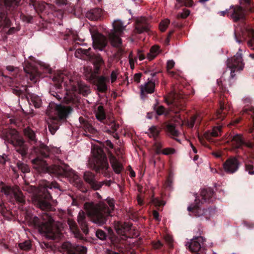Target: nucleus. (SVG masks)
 Masks as SVG:
<instances>
[{
    "label": "nucleus",
    "mask_w": 254,
    "mask_h": 254,
    "mask_svg": "<svg viewBox=\"0 0 254 254\" xmlns=\"http://www.w3.org/2000/svg\"><path fill=\"white\" fill-rule=\"evenodd\" d=\"M107 202L109 207H107L103 202L96 205L90 203L84 204V208L93 222L99 225H102L106 223L107 217L114 208L113 200L109 199Z\"/></svg>",
    "instance_id": "f257e3e1"
},
{
    "label": "nucleus",
    "mask_w": 254,
    "mask_h": 254,
    "mask_svg": "<svg viewBox=\"0 0 254 254\" xmlns=\"http://www.w3.org/2000/svg\"><path fill=\"white\" fill-rule=\"evenodd\" d=\"M34 225L39 231L44 234L46 237L51 239H55L61 236V231L59 228L55 226L52 219L48 218V221L41 224L39 223V219L37 217L33 218Z\"/></svg>",
    "instance_id": "f03ea898"
},
{
    "label": "nucleus",
    "mask_w": 254,
    "mask_h": 254,
    "mask_svg": "<svg viewBox=\"0 0 254 254\" xmlns=\"http://www.w3.org/2000/svg\"><path fill=\"white\" fill-rule=\"evenodd\" d=\"M92 153L93 158L90 160L91 167L98 172L106 170L109 167V164L102 149L95 145L92 149Z\"/></svg>",
    "instance_id": "7ed1b4c3"
},
{
    "label": "nucleus",
    "mask_w": 254,
    "mask_h": 254,
    "mask_svg": "<svg viewBox=\"0 0 254 254\" xmlns=\"http://www.w3.org/2000/svg\"><path fill=\"white\" fill-rule=\"evenodd\" d=\"M227 67L230 70V77L233 78L236 76V72L242 71L245 64L243 62L242 50H239L238 52L233 57L227 60Z\"/></svg>",
    "instance_id": "20e7f679"
},
{
    "label": "nucleus",
    "mask_w": 254,
    "mask_h": 254,
    "mask_svg": "<svg viewBox=\"0 0 254 254\" xmlns=\"http://www.w3.org/2000/svg\"><path fill=\"white\" fill-rule=\"evenodd\" d=\"M113 25V29L109 34V38L114 47H119L122 44L121 36L125 30V26L123 25L122 21L118 20H115Z\"/></svg>",
    "instance_id": "39448f33"
},
{
    "label": "nucleus",
    "mask_w": 254,
    "mask_h": 254,
    "mask_svg": "<svg viewBox=\"0 0 254 254\" xmlns=\"http://www.w3.org/2000/svg\"><path fill=\"white\" fill-rule=\"evenodd\" d=\"M7 139L16 147V151L22 156H24L26 154L27 147L24 144L22 138L18 136V132L16 130L12 129L9 131Z\"/></svg>",
    "instance_id": "423d86ee"
},
{
    "label": "nucleus",
    "mask_w": 254,
    "mask_h": 254,
    "mask_svg": "<svg viewBox=\"0 0 254 254\" xmlns=\"http://www.w3.org/2000/svg\"><path fill=\"white\" fill-rule=\"evenodd\" d=\"M246 15V10L241 5H231L229 8V17L234 22L244 20Z\"/></svg>",
    "instance_id": "0eeeda50"
},
{
    "label": "nucleus",
    "mask_w": 254,
    "mask_h": 254,
    "mask_svg": "<svg viewBox=\"0 0 254 254\" xmlns=\"http://www.w3.org/2000/svg\"><path fill=\"white\" fill-rule=\"evenodd\" d=\"M62 247L68 254H83L87 250L86 248L83 246L73 245L69 242L64 243Z\"/></svg>",
    "instance_id": "6e6552de"
},
{
    "label": "nucleus",
    "mask_w": 254,
    "mask_h": 254,
    "mask_svg": "<svg viewBox=\"0 0 254 254\" xmlns=\"http://www.w3.org/2000/svg\"><path fill=\"white\" fill-rule=\"evenodd\" d=\"M92 38L94 49L102 51L106 46L107 40L103 35L98 32L92 34Z\"/></svg>",
    "instance_id": "1a4fd4ad"
},
{
    "label": "nucleus",
    "mask_w": 254,
    "mask_h": 254,
    "mask_svg": "<svg viewBox=\"0 0 254 254\" xmlns=\"http://www.w3.org/2000/svg\"><path fill=\"white\" fill-rule=\"evenodd\" d=\"M150 25L145 17H141L136 20V25L134 32L140 34L148 31L150 29Z\"/></svg>",
    "instance_id": "9d476101"
},
{
    "label": "nucleus",
    "mask_w": 254,
    "mask_h": 254,
    "mask_svg": "<svg viewBox=\"0 0 254 254\" xmlns=\"http://www.w3.org/2000/svg\"><path fill=\"white\" fill-rule=\"evenodd\" d=\"M239 162L235 157L230 158L227 159L223 164L224 170L228 173H234L239 168Z\"/></svg>",
    "instance_id": "9b49d317"
},
{
    "label": "nucleus",
    "mask_w": 254,
    "mask_h": 254,
    "mask_svg": "<svg viewBox=\"0 0 254 254\" xmlns=\"http://www.w3.org/2000/svg\"><path fill=\"white\" fill-rule=\"evenodd\" d=\"M205 239L203 237H197L191 240L188 243L189 250L193 252H198L203 245Z\"/></svg>",
    "instance_id": "f8f14e48"
},
{
    "label": "nucleus",
    "mask_w": 254,
    "mask_h": 254,
    "mask_svg": "<svg viewBox=\"0 0 254 254\" xmlns=\"http://www.w3.org/2000/svg\"><path fill=\"white\" fill-rule=\"evenodd\" d=\"M55 110L60 119L65 118L71 112L72 109L69 106H64L58 105L56 106Z\"/></svg>",
    "instance_id": "ddd939ff"
},
{
    "label": "nucleus",
    "mask_w": 254,
    "mask_h": 254,
    "mask_svg": "<svg viewBox=\"0 0 254 254\" xmlns=\"http://www.w3.org/2000/svg\"><path fill=\"white\" fill-rule=\"evenodd\" d=\"M195 204L194 205H191L188 207L189 211H192L194 213L195 216L200 217L205 214L207 211V210L201 209L200 207V202L198 199L195 200Z\"/></svg>",
    "instance_id": "4468645a"
},
{
    "label": "nucleus",
    "mask_w": 254,
    "mask_h": 254,
    "mask_svg": "<svg viewBox=\"0 0 254 254\" xmlns=\"http://www.w3.org/2000/svg\"><path fill=\"white\" fill-rule=\"evenodd\" d=\"M33 167L39 172H48L47 164L46 162L39 158H35L32 161Z\"/></svg>",
    "instance_id": "2eb2a0df"
},
{
    "label": "nucleus",
    "mask_w": 254,
    "mask_h": 254,
    "mask_svg": "<svg viewBox=\"0 0 254 254\" xmlns=\"http://www.w3.org/2000/svg\"><path fill=\"white\" fill-rule=\"evenodd\" d=\"M84 179L94 190H97L100 188L101 186L97 183L94 178V175L91 172H86L84 175Z\"/></svg>",
    "instance_id": "dca6fc26"
},
{
    "label": "nucleus",
    "mask_w": 254,
    "mask_h": 254,
    "mask_svg": "<svg viewBox=\"0 0 254 254\" xmlns=\"http://www.w3.org/2000/svg\"><path fill=\"white\" fill-rule=\"evenodd\" d=\"M213 191L210 189H202L201 190L200 196L197 198L201 204L207 201H209L213 196Z\"/></svg>",
    "instance_id": "f3484780"
},
{
    "label": "nucleus",
    "mask_w": 254,
    "mask_h": 254,
    "mask_svg": "<svg viewBox=\"0 0 254 254\" xmlns=\"http://www.w3.org/2000/svg\"><path fill=\"white\" fill-rule=\"evenodd\" d=\"M108 77L104 76H99L97 78V86L98 90L102 92H105L107 90V82H109Z\"/></svg>",
    "instance_id": "a211bd4d"
},
{
    "label": "nucleus",
    "mask_w": 254,
    "mask_h": 254,
    "mask_svg": "<svg viewBox=\"0 0 254 254\" xmlns=\"http://www.w3.org/2000/svg\"><path fill=\"white\" fill-rule=\"evenodd\" d=\"M77 221L78 224L80 225L83 232L87 233V223L86 220L85 213L82 210H80L78 213L77 217Z\"/></svg>",
    "instance_id": "6ab92c4d"
},
{
    "label": "nucleus",
    "mask_w": 254,
    "mask_h": 254,
    "mask_svg": "<svg viewBox=\"0 0 254 254\" xmlns=\"http://www.w3.org/2000/svg\"><path fill=\"white\" fill-rule=\"evenodd\" d=\"M155 83L152 81H149L143 85L140 86V91L142 94H150L154 92Z\"/></svg>",
    "instance_id": "aec40b11"
},
{
    "label": "nucleus",
    "mask_w": 254,
    "mask_h": 254,
    "mask_svg": "<svg viewBox=\"0 0 254 254\" xmlns=\"http://www.w3.org/2000/svg\"><path fill=\"white\" fill-rule=\"evenodd\" d=\"M110 160L114 171L117 174L120 173L123 169L122 165L113 156H110Z\"/></svg>",
    "instance_id": "412c9836"
},
{
    "label": "nucleus",
    "mask_w": 254,
    "mask_h": 254,
    "mask_svg": "<svg viewBox=\"0 0 254 254\" xmlns=\"http://www.w3.org/2000/svg\"><path fill=\"white\" fill-rule=\"evenodd\" d=\"M222 132V127L221 126H218V127H213L212 130L211 132H206L204 134L205 137L209 140H211L210 137L211 136H214V137H217L221 134Z\"/></svg>",
    "instance_id": "4be33fe9"
},
{
    "label": "nucleus",
    "mask_w": 254,
    "mask_h": 254,
    "mask_svg": "<svg viewBox=\"0 0 254 254\" xmlns=\"http://www.w3.org/2000/svg\"><path fill=\"white\" fill-rule=\"evenodd\" d=\"M166 130L169 136L179 141V140L177 139L176 137L179 136L181 133L178 130L176 129V127L174 125L171 124L167 125Z\"/></svg>",
    "instance_id": "5701e85b"
},
{
    "label": "nucleus",
    "mask_w": 254,
    "mask_h": 254,
    "mask_svg": "<svg viewBox=\"0 0 254 254\" xmlns=\"http://www.w3.org/2000/svg\"><path fill=\"white\" fill-rule=\"evenodd\" d=\"M160 53V48L158 46L154 45L152 46L149 52L147 54V59L149 61L154 59Z\"/></svg>",
    "instance_id": "b1692460"
},
{
    "label": "nucleus",
    "mask_w": 254,
    "mask_h": 254,
    "mask_svg": "<svg viewBox=\"0 0 254 254\" xmlns=\"http://www.w3.org/2000/svg\"><path fill=\"white\" fill-rule=\"evenodd\" d=\"M101 16V10L100 9L92 10L88 12L86 16L89 19L92 20H98Z\"/></svg>",
    "instance_id": "393cba45"
},
{
    "label": "nucleus",
    "mask_w": 254,
    "mask_h": 254,
    "mask_svg": "<svg viewBox=\"0 0 254 254\" xmlns=\"http://www.w3.org/2000/svg\"><path fill=\"white\" fill-rule=\"evenodd\" d=\"M67 222L70 229L74 234L75 237L80 238L81 237V234L77 228L76 222L74 220L69 219L68 220Z\"/></svg>",
    "instance_id": "a878e982"
},
{
    "label": "nucleus",
    "mask_w": 254,
    "mask_h": 254,
    "mask_svg": "<svg viewBox=\"0 0 254 254\" xmlns=\"http://www.w3.org/2000/svg\"><path fill=\"white\" fill-rule=\"evenodd\" d=\"M232 144L235 148L241 147L244 144L242 136L240 134L234 135L232 139Z\"/></svg>",
    "instance_id": "bb28decb"
},
{
    "label": "nucleus",
    "mask_w": 254,
    "mask_h": 254,
    "mask_svg": "<svg viewBox=\"0 0 254 254\" xmlns=\"http://www.w3.org/2000/svg\"><path fill=\"white\" fill-rule=\"evenodd\" d=\"M95 115L96 118L99 121L102 122L106 118V115L104 108L102 106H99L95 111Z\"/></svg>",
    "instance_id": "cd10ccee"
},
{
    "label": "nucleus",
    "mask_w": 254,
    "mask_h": 254,
    "mask_svg": "<svg viewBox=\"0 0 254 254\" xmlns=\"http://www.w3.org/2000/svg\"><path fill=\"white\" fill-rule=\"evenodd\" d=\"M57 120V118L56 117H52L50 118L49 120L48 121V123L49 124V129L52 134H55V133L59 128L58 126L57 125L52 124V120L56 121Z\"/></svg>",
    "instance_id": "c85d7f7f"
},
{
    "label": "nucleus",
    "mask_w": 254,
    "mask_h": 254,
    "mask_svg": "<svg viewBox=\"0 0 254 254\" xmlns=\"http://www.w3.org/2000/svg\"><path fill=\"white\" fill-rule=\"evenodd\" d=\"M224 109V103H220V108L216 112V118L220 120H223L226 116V113L223 111Z\"/></svg>",
    "instance_id": "c756f323"
},
{
    "label": "nucleus",
    "mask_w": 254,
    "mask_h": 254,
    "mask_svg": "<svg viewBox=\"0 0 254 254\" xmlns=\"http://www.w3.org/2000/svg\"><path fill=\"white\" fill-rule=\"evenodd\" d=\"M17 188V187L11 188L8 186H3L1 191L7 196H12L14 194Z\"/></svg>",
    "instance_id": "7c9ffc66"
},
{
    "label": "nucleus",
    "mask_w": 254,
    "mask_h": 254,
    "mask_svg": "<svg viewBox=\"0 0 254 254\" xmlns=\"http://www.w3.org/2000/svg\"><path fill=\"white\" fill-rule=\"evenodd\" d=\"M17 188V187L11 188L8 186H3L1 191L7 196H12L14 194Z\"/></svg>",
    "instance_id": "2f4dec72"
},
{
    "label": "nucleus",
    "mask_w": 254,
    "mask_h": 254,
    "mask_svg": "<svg viewBox=\"0 0 254 254\" xmlns=\"http://www.w3.org/2000/svg\"><path fill=\"white\" fill-rule=\"evenodd\" d=\"M160 131V129L158 127L155 126H152L149 129L148 135L150 137L155 138L158 136Z\"/></svg>",
    "instance_id": "473e14b6"
},
{
    "label": "nucleus",
    "mask_w": 254,
    "mask_h": 254,
    "mask_svg": "<svg viewBox=\"0 0 254 254\" xmlns=\"http://www.w3.org/2000/svg\"><path fill=\"white\" fill-rule=\"evenodd\" d=\"M202 118L199 115H195L192 116L189 121H188V125L190 127H192L195 122L199 123Z\"/></svg>",
    "instance_id": "72a5a7b5"
},
{
    "label": "nucleus",
    "mask_w": 254,
    "mask_h": 254,
    "mask_svg": "<svg viewBox=\"0 0 254 254\" xmlns=\"http://www.w3.org/2000/svg\"><path fill=\"white\" fill-rule=\"evenodd\" d=\"M78 86L79 92L84 96L87 95L90 93V89L88 86L81 83L78 84Z\"/></svg>",
    "instance_id": "f704fd0d"
},
{
    "label": "nucleus",
    "mask_w": 254,
    "mask_h": 254,
    "mask_svg": "<svg viewBox=\"0 0 254 254\" xmlns=\"http://www.w3.org/2000/svg\"><path fill=\"white\" fill-rule=\"evenodd\" d=\"M24 135L32 141H35V135L34 131L29 127H27L24 130Z\"/></svg>",
    "instance_id": "c9c22d12"
},
{
    "label": "nucleus",
    "mask_w": 254,
    "mask_h": 254,
    "mask_svg": "<svg viewBox=\"0 0 254 254\" xmlns=\"http://www.w3.org/2000/svg\"><path fill=\"white\" fill-rule=\"evenodd\" d=\"M13 196L16 200V201L19 203H23L24 202V199L23 197V195L21 192L19 191V189L17 188Z\"/></svg>",
    "instance_id": "e433bc0d"
},
{
    "label": "nucleus",
    "mask_w": 254,
    "mask_h": 254,
    "mask_svg": "<svg viewBox=\"0 0 254 254\" xmlns=\"http://www.w3.org/2000/svg\"><path fill=\"white\" fill-rule=\"evenodd\" d=\"M26 90V87L23 85L20 86L19 85H14L12 87L13 92L17 95H20L24 91H25Z\"/></svg>",
    "instance_id": "4c0bfd02"
},
{
    "label": "nucleus",
    "mask_w": 254,
    "mask_h": 254,
    "mask_svg": "<svg viewBox=\"0 0 254 254\" xmlns=\"http://www.w3.org/2000/svg\"><path fill=\"white\" fill-rule=\"evenodd\" d=\"M37 206L43 210L49 209L50 208V203L46 200H39L37 203Z\"/></svg>",
    "instance_id": "58836bf2"
},
{
    "label": "nucleus",
    "mask_w": 254,
    "mask_h": 254,
    "mask_svg": "<svg viewBox=\"0 0 254 254\" xmlns=\"http://www.w3.org/2000/svg\"><path fill=\"white\" fill-rule=\"evenodd\" d=\"M176 94L174 91H171L165 99L166 102L168 104H172L175 102Z\"/></svg>",
    "instance_id": "ea45409f"
},
{
    "label": "nucleus",
    "mask_w": 254,
    "mask_h": 254,
    "mask_svg": "<svg viewBox=\"0 0 254 254\" xmlns=\"http://www.w3.org/2000/svg\"><path fill=\"white\" fill-rule=\"evenodd\" d=\"M249 36L251 39L248 42V45L252 49L254 50V31L253 29L249 30Z\"/></svg>",
    "instance_id": "a19ab883"
},
{
    "label": "nucleus",
    "mask_w": 254,
    "mask_h": 254,
    "mask_svg": "<svg viewBox=\"0 0 254 254\" xmlns=\"http://www.w3.org/2000/svg\"><path fill=\"white\" fill-rule=\"evenodd\" d=\"M18 246L21 250L27 251L31 248V243L29 241H26L23 243H19Z\"/></svg>",
    "instance_id": "79ce46f5"
},
{
    "label": "nucleus",
    "mask_w": 254,
    "mask_h": 254,
    "mask_svg": "<svg viewBox=\"0 0 254 254\" xmlns=\"http://www.w3.org/2000/svg\"><path fill=\"white\" fill-rule=\"evenodd\" d=\"M169 23L170 20L168 19H166L162 21L159 24V29L160 31L162 32L165 31Z\"/></svg>",
    "instance_id": "37998d69"
},
{
    "label": "nucleus",
    "mask_w": 254,
    "mask_h": 254,
    "mask_svg": "<svg viewBox=\"0 0 254 254\" xmlns=\"http://www.w3.org/2000/svg\"><path fill=\"white\" fill-rule=\"evenodd\" d=\"M17 167L24 173L29 172L30 171L28 165L24 163H17Z\"/></svg>",
    "instance_id": "c03bdc74"
},
{
    "label": "nucleus",
    "mask_w": 254,
    "mask_h": 254,
    "mask_svg": "<svg viewBox=\"0 0 254 254\" xmlns=\"http://www.w3.org/2000/svg\"><path fill=\"white\" fill-rule=\"evenodd\" d=\"M70 182L73 184V185H75L77 187H80L81 185V181L79 177L76 175L74 176L73 180L71 179L70 180Z\"/></svg>",
    "instance_id": "a18cd8bd"
},
{
    "label": "nucleus",
    "mask_w": 254,
    "mask_h": 254,
    "mask_svg": "<svg viewBox=\"0 0 254 254\" xmlns=\"http://www.w3.org/2000/svg\"><path fill=\"white\" fill-rule=\"evenodd\" d=\"M119 72L118 70H113L112 71L111 76H110V80H111V83H113L116 81V80L118 78V76L119 75Z\"/></svg>",
    "instance_id": "49530a36"
},
{
    "label": "nucleus",
    "mask_w": 254,
    "mask_h": 254,
    "mask_svg": "<svg viewBox=\"0 0 254 254\" xmlns=\"http://www.w3.org/2000/svg\"><path fill=\"white\" fill-rule=\"evenodd\" d=\"M178 2H180V5H184L185 6L190 7L193 5V2L192 0H182L179 1V0H177Z\"/></svg>",
    "instance_id": "de8ad7c7"
},
{
    "label": "nucleus",
    "mask_w": 254,
    "mask_h": 254,
    "mask_svg": "<svg viewBox=\"0 0 254 254\" xmlns=\"http://www.w3.org/2000/svg\"><path fill=\"white\" fill-rule=\"evenodd\" d=\"M2 2L6 6H10L13 4H17L16 0H0V4H1Z\"/></svg>",
    "instance_id": "09e8293b"
},
{
    "label": "nucleus",
    "mask_w": 254,
    "mask_h": 254,
    "mask_svg": "<svg viewBox=\"0 0 254 254\" xmlns=\"http://www.w3.org/2000/svg\"><path fill=\"white\" fill-rule=\"evenodd\" d=\"M175 152H176V151H175V149H174L173 148H166L163 149L162 151V154L166 155L174 154L175 153Z\"/></svg>",
    "instance_id": "8fccbe9b"
},
{
    "label": "nucleus",
    "mask_w": 254,
    "mask_h": 254,
    "mask_svg": "<svg viewBox=\"0 0 254 254\" xmlns=\"http://www.w3.org/2000/svg\"><path fill=\"white\" fill-rule=\"evenodd\" d=\"M96 235L99 239L102 240H105L106 238V233L101 230H97Z\"/></svg>",
    "instance_id": "3c124183"
},
{
    "label": "nucleus",
    "mask_w": 254,
    "mask_h": 254,
    "mask_svg": "<svg viewBox=\"0 0 254 254\" xmlns=\"http://www.w3.org/2000/svg\"><path fill=\"white\" fill-rule=\"evenodd\" d=\"M164 239L170 247H173V240L171 236L169 235H166L164 237Z\"/></svg>",
    "instance_id": "603ef678"
},
{
    "label": "nucleus",
    "mask_w": 254,
    "mask_h": 254,
    "mask_svg": "<svg viewBox=\"0 0 254 254\" xmlns=\"http://www.w3.org/2000/svg\"><path fill=\"white\" fill-rule=\"evenodd\" d=\"M246 170L250 174H254V167L251 163H248L246 164Z\"/></svg>",
    "instance_id": "864d4df0"
},
{
    "label": "nucleus",
    "mask_w": 254,
    "mask_h": 254,
    "mask_svg": "<svg viewBox=\"0 0 254 254\" xmlns=\"http://www.w3.org/2000/svg\"><path fill=\"white\" fill-rule=\"evenodd\" d=\"M31 102L33 103L34 106L36 108H39L41 106V101L39 98H32Z\"/></svg>",
    "instance_id": "5fc2aeb1"
},
{
    "label": "nucleus",
    "mask_w": 254,
    "mask_h": 254,
    "mask_svg": "<svg viewBox=\"0 0 254 254\" xmlns=\"http://www.w3.org/2000/svg\"><path fill=\"white\" fill-rule=\"evenodd\" d=\"M85 130L87 131H89L92 133H95L96 132V130L93 127L90 125L87 124L84 126Z\"/></svg>",
    "instance_id": "6e6d98bb"
},
{
    "label": "nucleus",
    "mask_w": 254,
    "mask_h": 254,
    "mask_svg": "<svg viewBox=\"0 0 254 254\" xmlns=\"http://www.w3.org/2000/svg\"><path fill=\"white\" fill-rule=\"evenodd\" d=\"M244 8L246 10V14L248 12H254V3L252 1L251 4H248Z\"/></svg>",
    "instance_id": "4d7b16f0"
},
{
    "label": "nucleus",
    "mask_w": 254,
    "mask_h": 254,
    "mask_svg": "<svg viewBox=\"0 0 254 254\" xmlns=\"http://www.w3.org/2000/svg\"><path fill=\"white\" fill-rule=\"evenodd\" d=\"M152 202L156 206H160L165 204V203L163 201L159 200L157 198L153 199L152 200Z\"/></svg>",
    "instance_id": "13d9d810"
},
{
    "label": "nucleus",
    "mask_w": 254,
    "mask_h": 254,
    "mask_svg": "<svg viewBox=\"0 0 254 254\" xmlns=\"http://www.w3.org/2000/svg\"><path fill=\"white\" fill-rule=\"evenodd\" d=\"M175 64V63L173 60H169L167 63V70L169 71L172 69Z\"/></svg>",
    "instance_id": "bf43d9fd"
},
{
    "label": "nucleus",
    "mask_w": 254,
    "mask_h": 254,
    "mask_svg": "<svg viewBox=\"0 0 254 254\" xmlns=\"http://www.w3.org/2000/svg\"><path fill=\"white\" fill-rule=\"evenodd\" d=\"M252 1V0H240V5L242 6H243V7H245V6H247L248 4H251Z\"/></svg>",
    "instance_id": "052dcab7"
},
{
    "label": "nucleus",
    "mask_w": 254,
    "mask_h": 254,
    "mask_svg": "<svg viewBox=\"0 0 254 254\" xmlns=\"http://www.w3.org/2000/svg\"><path fill=\"white\" fill-rule=\"evenodd\" d=\"M156 113L158 115H161L165 113V109L162 106H159L156 109Z\"/></svg>",
    "instance_id": "680f3d73"
},
{
    "label": "nucleus",
    "mask_w": 254,
    "mask_h": 254,
    "mask_svg": "<svg viewBox=\"0 0 254 254\" xmlns=\"http://www.w3.org/2000/svg\"><path fill=\"white\" fill-rule=\"evenodd\" d=\"M190 13V11L188 9H185L183 11L179 14V16L183 18H186L189 15Z\"/></svg>",
    "instance_id": "e2e57ef3"
},
{
    "label": "nucleus",
    "mask_w": 254,
    "mask_h": 254,
    "mask_svg": "<svg viewBox=\"0 0 254 254\" xmlns=\"http://www.w3.org/2000/svg\"><path fill=\"white\" fill-rule=\"evenodd\" d=\"M111 126V132L116 131L119 128V125L116 124L114 122H112L110 125Z\"/></svg>",
    "instance_id": "0e129e2a"
},
{
    "label": "nucleus",
    "mask_w": 254,
    "mask_h": 254,
    "mask_svg": "<svg viewBox=\"0 0 254 254\" xmlns=\"http://www.w3.org/2000/svg\"><path fill=\"white\" fill-rule=\"evenodd\" d=\"M141 74L139 73H135L133 76V80L137 83L140 82Z\"/></svg>",
    "instance_id": "69168bd1"
},
{
    "label": "nucleus",
    "mask_w": 254,
    "mask_h": 254,
    "mask_svg": "<svg viewBox=\"0 0 254 254\" xmlns=\"http://www.w3.org/2000/svg\"><path fill=\"white\" fill-rule=\"evenodd\" d=\"M6 69L8 70L9 71L12 72V71H15L16 72H17L19 71V69L17 67H15L11 65H8L6 67Z\"/></svg>",
    "instance_id": "338daca9"
},
{
    "label": "nucleus",
    "mask_w": 254,
    "mask_h": 254,
    "mask_svg": "<svg viewBox=\"0 0 254 254\" xmlns=\"http://www.w3.org/2000/svg\"><path fill=\"white\" fill-rule=\"evenodd\" d=\"M3 20L5 24H7L8 22V19H6V17L4 14L1 13L0 14V23H1Z\"/></svg>",
    "instance_id": "774afa93"
}]
</instances>
